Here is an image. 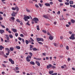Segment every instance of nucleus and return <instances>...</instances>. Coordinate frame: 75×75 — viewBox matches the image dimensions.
<instances>
[{
    "label": "nucleus",
    "instance_id": "nucleus-42",
    "mask_svg": "<svg viewBox=\"0 0 75 75\" xmlns=\"http://www.w3.org/2000/svg\"><path fill=\"white\" fill-rule=\"evenodd\" d=\"M18 34L17 33H15V35L16 37H18Z\"/></svg>",
    "mask_w": 75,
    "mask_h": 75
},
{
    "label": "nucleus",
    "instance_id": "nucleus-63",
    "mask_svg": "<svg viewBox=\"0 0 75 75\" xmlns=\"http://www.w3.org/2000/svg\"><path fill=\"white\" fill-rule=\"evenodd\" d=\"M68 61H71V59H70V58H68Z\"/></svg>",
    "mask_w": 75,
    "mask_h": 75
},
{
    "label": "nucleus",
    "instance_id": "nucleus-62",
    "mask_svg": "<svg viewBox=\"0 0 75 75\" xmlns=\"http://www.w3.org/2000/svg\"><path fill=\"white\" fill-rule=\"evenodd\" d=\"M4 57H5V58H7V56H6V55H4Z\"/></svg>",
    "mask_w": 75,
    "mask_h": 75
},
{
    "label": "nucleus",
    "instance_id": "nucleus-4",
    "mask_svg": "<svg viewBox=\"0 0 75 75\" xmlns=\"http://www.w3.org/2000/svg\"><path fill=\"white\" fill-rule=\"evenodd\" d=\"M37 40L38 41H38H44V39L42 38H38L37 39Z\"/></svg>",
    "mask_w": 75,
    "mask_h": 75
},
{
    "label": "nucleus",
    "instance_id": "nucleus-45",
    "mask_svg": "<svg viewBox=\"0 0 75 75\" xmlns=\"http://www.w3.org/2000/svg\"><path fill=\"white\" fill-rule=\"evenodd\" d=\"M12 10H16L15 7V8H14V7L12 8Z\"/></svg>",
    "mask_w": 75,
    "mask_h": 75
},
{
    "label": "nucleus",
    "instance_id": "nucleus-43",
    "mask_svg": "<svg viewBox=\"0 0 75 75\" xmlns=\"http://www.w3.org/2000/svg\"><path fill=\"white\" fill-rule=\"evenodd\" d=\"M29 54L30 55L31 57H32V56H33V53H32L30 52L29 53Z\"/></svg>",
    "mask_w": 75,
    "mask_h": 75
},
{
    "label": "nucleus",
    "instance_id": "nucleus-21",
    "mask_svg": "<svg viewBox=\"0 0 75 75\" xmlns=\"http://www.w3.org/2000/svg\"><path fill=\"white\" fill-rule=\"evenodd\" d=\"M32 50H33V51H37V49L36 48H35V47L33 48L32 49Z\"/></svg>",
    "mask_w": 75,
    "mask_h": 75
},
{
    "label": "nucleus",
    "instance_id": "nucleus-35",
    "mask_svg": "<svg viewBox=\"0 0 75 75\" xmlns=\"http://www.w3.org/2000/svg\"><path fill=\"white\" fill-rule=\"evenodd\" d=\"M11 20H15V18H14V17H12L11 18Z\"/></svg>",
    "mask_w": 75,
    "mask_h": 75
},
{
    "label": "nucleus",
    "instance_id": "nucleus-31",
    "mask_svg": "<svg viewBox=\"0 0 75 75\" xmlns=\"http://www.w3.org/2000/svg\"><path fill=\"white\" fill-rule=\"evenodd\" d=\"M25 42H26V44H28V43H29V41H28L26 40H25Z\"/></svg>",
    "mask_w": 75,
    "mask_h": 75
},
{
    "label": "nucleus",
    "instance_id": "nucleus-47",
    "mask_svg": "<svg viewBox=\"0 0 75 75\" xmlns=\"http://www.w3.org/2000/svg\"><path fill=\"white\" fill-rule=\"evenodd\" d=\"M50 5H52V4H53V2H50Z\"/></svg>",
    "mask_w": 75,
    "mask_h": 75
},
{
    "label": "nucleus",
    "instance_id": "nucleus-22",
    "mask_svg": "<svg viewBox=\"0 0 75 75\" xmlns=\"http://www.w3.org/2000/svg\"><path fill=\"white\" fill-rule=\"evenodd\" d=\"M9 37L11 38H13V35L11 34H10L9 35Z\"/></svg>",
    "mask_w": 75,
    "mask_h": 75
},
{
    "label": "nucleus",
    "instance_id": "nucleus-6",
    "mask_svg": "<svg viewBox=\"0 0 75 75\" xmlns=\"http://www.w3.org/2000/svg\"><path fill=\"white\" fill-rule=\"evenodd\" d=\"M5 36H6V39L8 41H9V40H10V38H9V36H8V35H5Z\"/></svg>",
    "mask_w": 75,
    "mask_h": 75
},
{
    "label": "nucleus",
    "instance_id": "nucleus-14",
    "mask_svg": "<svg viewBox=\"0 0 75 75\" xmlns=\"http://www.w3.org/2000/svg\"><path fill=\"white\" fill-rule=\"evenodd\" d=\"M12 30L14 33H17V30L15 29H12Z\"/></svg>",
    "mask_w": 75,
    "mask_h": 75
},
{
    "label": "nucleus",
    "instance_id": "nucleus-2",
    "mask_svg": "<svg viewBox=\"0 0 75 75\" xmlns=\"http://www.w3.org/2000/svg\"><path fill=\"white\" fill-rule=\"evenodd\" d=\"M33 20L35 21V23H38V21H39L38 19L37 18H34L33 19Z\"/></svg>",
    "mask_w": 75,
    "mask_h": 75
},
{
    "label": "nucleus",
    "instance_id": "nucleus-51",
    "mask_svg": "<svg viewBox=\"0 0 75 75\" xmlns=\"http://www.w3.org/2000/svg\"><path fill=\"white\" fill-rule=\"evenodd\" d=\"M58 1L60 3H62V0H58Z\"/></svg>",
    "mask_w": 75,
    "mask_h": 75
},
{
    "label": "nucleus",
    "instance_id": "nucleus-33",
    "mask_svg": "<svg viewBox=\"0 0 75 75\" xmlns=\"http://www.w3.org/2000/svg\"><path fill=\"white\" fill-rule=\"evenodd\" d=\"M65 4H66V5H67V6H68V5L69 4V3L68 2H65Z\"/></svg>",
    "mask_w": 75,
    "mask_h": 75
},
{
    "label": "nucleus",
    "instance_id": "nucleus-53",
    "mask_svg": "<svg viewBox=\"0 0 75 75\" xmlns=\"http://www.w3.org/2000/svg\"><path fill=\"white\" fill-rule=\"evenodd\" d=\"M9 30V29L8 28H6V31H8Z\"/></svg>",
    "mask_w": 75,
    "mask_h": 75
},
{
    "label": "nucleus",
    "instance_id": "nucleus-25",
    "mask_svg": "<svg viewBox=\"0 0 75 75\" xmlns=\"http://www.w3.org/2000/svg\"><path fill=\"white\" fill-rule=\"evenodd\" d=\"M16 48H17V49H18V50H20L21 48L19 46H16Z\"/></svg>",
    "mask_w": 75,
    "mask_h": 75
},
{
    "label": "nucleus",
    "instance_id": "nucleus-52",
    "mask_svg": "<svg viewBox=\"0 0 75 75\" xmlns=\"http://www.w3.org/2000/svg\"><path fill=\"white\" fill-rule=\"evenodd\" d=\"M9 54H10V52H8V53H6V55H9Z\"/></svg>",
    "mask_w": 75,
    "mask_h": 75
},
{
    "label": "nucleus",
    "instance_id": "nucleus-38",
    "mask_svg": "<svg viewBox=\"0 0 75 75\" xmlns=\"http://www.w3.org/2000/svg\"><path fill=\"white\" fill-rule=\"evenodd\" d=\"M54 46H55V47H57V45H58V44L56 43H53Z\"/></svg>",
    "mask_w": 75,
    "mask_h": 75
},
{
    "label": "nucleus",
    "instance_id": "nucleus-15",
    "mask_svg": "<svg viewBox=\"0 0 75 75\" xmlns=\"http://www.w3.org/2000/svg\"><path fill=\"white\" fill-rule=\"evenodd\" d=\"M5 50H7L8 51V52H10V49L8 48H5Z\"/></svg>",
    "mask_w": 75,
    "mask_h": 75
},
{
    "label": "nucleus",
    "instance_id": "nucleus-29",
    "mask_svg": "<svg viewBox=\"0 0 75 75\" xmlns=\"http://www.w3.org/2000/svg\"><path fill=\"white\" fill-rule=\"evenodd\" d=\"M26 10L27 11V12H28V13L30 12V10H29V9H28L27 8H26Z\"/></svg>",
    "mask_w": 75,
    "mask_h": 75
},
{
    "label": "nucleus",
    "instance_id": "nucleus-20",
    "mask_svg": "<svg viewBox=\"0 0 75 75\" xmlns=\"http://www.w3.org/2000/svg\"><path fill=\"white\" fill-rule=\"evenodd\" d=\"M10 50H11V51H13L14 50V48L13 47H11L10 48Z\"/></svg>",
    "mask_w": 75,
    "mask_h": 75
},
{
    "label": "nucleus",
    "instance_id": "nucleus-19",
    "mask_svg": "<svg viewBox=\"0 0 75 75\" xmlns=\"http://www.w3.org/2000/svg\"><path fill=\"white\" fill-rule=\"evenodd\" d=\"M36 63L38 66H40V63H39V62L36 61Z\"/></svg>",
    "mask_w": 75,
    "mask_h": 75
},
{
    "label": "nucleus",
    "instance_id": "nucleus-32",
    "mask_svg": "<svg viewBox=\"0 0 75 75\" xmlns=\"http://www.w3.org/2000/svg\"><path fill=\"white\" fill-rule=\"evenodd\" d=\"M0 25H1V27H2V28H6L4 26L2 25L1 24H0Z\"/></svg>",
    "mask_w": 75,
    "mask_h": 75
},
{
    "label": "nucleus",
    "instance_id": "nucleus-48",
    "mask_svg": "<svg viewBox=\"0 0 75 75\" xmlns=\"http://www.w3.org/2000/svg\"><path fill=\"white\" fill-rule=\"evenodd\" d=\"M2 65L3 67H6V66L4 64H2Z\"/></svg>",
    "mask_w": 75,
    "mask_h": 75
},
{
    "label": "nucleus",
    "instance_id": "nucleus-9",
    "mask_svg": "<svg viewBox=\"0 0 75 75\" xmlns=\"http://www.w3.org/2000/svg\"><path fill=\"white\" fill-rule=\"evenodd\" d=\"M45 5L47 7H50V4L49 3H45Z\"/></svg>",
    "mask_w": 75,
    "mask_h": 75
},
{
    "label": "nucleus",
    "instance_id": "nucleus-40",
    "mask_svg": "<svg viewBox=\"0 0 75 75\" xmlns=\"http://www.w3.org/2000/svg\"><path fill=\"white\" fill-rule=\"evenodd\" d=\"M33 48V45H30V48Z\"/></svg>",
    "mask_w": 75,
    "mask_h": 75
},
{
    "label": "nucleus",
    "instance_id": "nucleus-27",
    "mask_svg": "<svg viewBox=\"0 0 75 75\" xmlns=\"http://www.w3.org/2000/svg\"><path fill=\"white\" fill-rule=\"evenodd\" d=\"M42 32H43V33H44L45 34H46L47 33V31L45 30H42Z\"/></svg>",
    "mask_w": 75,
    "mask_h": 75
},
{
    "label": "nucleus",
    "instance_id": "nucleus-56",
    "mask_svg": "<svg viewBox=\"0 0 75 75\" xmlns=\"http://www.w3.org/2000/svg\"><path fill=\"white\" fill-rule=\"evenodd\" d=\"M38 5H39V6L41 7H42V5H41V4H38Z\"/></svg>",
    "mask_w": 75,
    "mask_h": 75
},
{
    "label": "nucleus",
    "instance_id": "nucleus-23",
    "mask_svg": "<svg viewBox=\"0 0 75 75\" xmlns=\"http://www.w3.org/2000/svg\"><path fill=\"white\" fill-rule=\"evenodd\" d=\"M69 3L70 4H74V2L72 1H69Z\"/></svg>",
    "mask_w": 75,
    "mask_h": 75
},
{
    "label": "nucleus",
    "instance_id": "nucleus-8",
    "mask_svg": "<svg viewBox=\"0 0 75 75\" xmlns=\"http://www.w3.org/2000/svg\"><path fill=\"white\" fill-rule=\"evenodd\" d=\"M30 40H29V42L30 43L31 42H34V40H33V38H30Z\"/></svg>",
    "mask_w": 75,
    "mask_h": 75
},
{
    "label": "nucleus",
    "instance_id": "nucleus-28",
    "mask_svg": "<svg viewBox=\"0 0 75 75\" xmlns=\"http://www.w3.org/2000/svg\"><path fill=\"white\" fill-rule=\"evenodd\" d=\"M37 30H38V31H39V30H40V28H39V25H38L37 26Z\"/></svg>",
    "mask_w": 75,
    "mask_h": 75
},
{
    "label": "nucleus",
    "instance_id": "nucleus-1",
    "mask_svg": "<svg viewBox=\"0 0 75 75\" xmlns=\"http://www.w3.org/2000/svg\"><path fill=\"white\" fill-rule=\"evenodd\" d=\"M75 34H72L71 37L69 38L71 40H75Z\"/></svg>",
    "mask_w": 75,
    "mask_h": 75
},
{
    "label": "nucleus",
    "instance_id": "nucleus-61",
    "mask_svg": "<svg viewBox=\"0 0 75 75\" xmlns=\"http://www.w3.org/2000/svg\"><path fill=\"white\" fill-rule=\"evenodd\" d=\"M60 40H62V38H63V37H62V36H61L60 37Z\"/></svg>",
    "mask_w": 75,
    "mask_h": 75
},
{
    "label": "nucleus",
    "instance_id": "nucleus-54",
    "mask_svg": "<svg viewBox=\"0 0 75 75\" xmlns=\"http://www.w3.org/2000/svg\"><path fill=\"white\" fill-rule=\"evenodd\" d=\"M16 70H18L19 69V68H18V67H16Z\"/></svg>",
    "mask_w": 75,
    "mask_h": 75
},
{
    "label": "nucleus",
    "instance_id": "nucleus-10",
    "mask_svg": "<svg viewBox=\"0 0 75 75\" xmlns=\"http://www.w3.org/2000/svg\"><path fill=\"white\" fill-rule=\"evenodd\" d=\"M51 67H52V65L51 64H49V65L47 66V69H49Z\"/></svg>",
    "mask_w": 75,
    "mask_h": 75
},
{
    "label": "nucleus",
    "instance_id": "nucleus-26",
    "mask_svg": "<svg viewBox=\"0 0 75 75\" xmlns=\"http://www.w3.org/2000/svg\"><path fill=\"white\" fill-rule=\"evenodd\" d=\"M16 21L17 22H18V23H20V22H21V21H20V20L18 19H17Z\"/></svg>",
    "mask_w": 75,
    "mask_h": 75
},
{
    "label": "nucleus",
    "instance_id": "nucleus-30",
    "mask_svg": "<svg viewBox=\"0 0 75 75\" xmlns=\"http://www.w3.org/2000/svg\"><path fill=\"white\" fill-rule=\"evenodd\" d=\"M70 6L71 7H73L74 8H75V5H70Z\"/></svg>",
    "mask_w": 75,
    "mask_h": 75
},
{
    "label": "nucleus",
    "instance_id": "nucleus-11",
    "mask_svg": "<svg viewBox=\"0 0 75 75\" xmlns=\"http://www.w3.org/2000/svg\"><path fill=\"white\" fill-rule=\"evenodd\" d=\"M23 19L25 20V21H28V19L27 18L26 16H25L24 17V18H23Z\"/></svg>",
    "mask_w": 75,
    "mask_h": 75
},
{
    "label": "nucleus",
    "instance_id": "nucleus-49",
    "mask_svg": "<svg viewBox=\"0 0 75 75\" xmlns=\"http://www.w3.org/2000/svg\"><path fill=\"white\" fill-rule=\"evenodd\" d=\"M4 54V52H0V54Z\"/></svg>",
    "mask_w": 75,
    "mask_h": 75
},
{
    "label": "nucleus",
    "instance_id": "nucleus-57",
    "mask_svg": "<svg viewBox=\"0 0 75 75\" xmlns=\"http://www.w3.org/2000/svg\"><path fill=\"white\" fill-rule=\"evenodd\" d=\"M20 35L21 37H24V35H23V34H21Z\"/></svg>",
    "mask_w": 75,
    "mask_h": 75
},
{
    "label": "nucleus",
    "instance_id": "nucleus-24",
    "mask_svg": "<svg viewBox=\"0 0 75 75\" xmlns=\"http://www.w3.org/2000/svg\"><path fill=\"white\" fill-rule=\"evenodd\" d=\"M26 58H28V59L31 58V56H28Z\"/></svg>",
    "mask_w": 75,
    "mask_h": 75
},
{
    "label": "nucleus",
    "instance_id": "nucleus-36",
    "mask_svg": "<svg viewBox=\"0 0 75 75\" xmlns=\"http://www.w3.org/2000/svg\"><path fill=\"white\" fill-rule=\"evenodd\" d=\"M53 72V71H50L49 72V73L50 74H52Z\"/></svg>",
    "mask_w": 75,
    "mask_h": 75
},
{
    "label": "nucleus",
    "instance_id": "nucleus-41",
    "mask_svg": "<svg viewBox=\"0 0 75 75\" xmlns=\"http://www.w3.org/2000/svg\"><path fill=\"white\" fill-rule=\"evenodd\" d=\"M66 48L67 50H69V47H68V46H67L66 47Z\"/></svg>",
    "mask_w": 75,
    "mask_h": 75
},
{
    "label": "nucleus",
    "instance_id": "nucleus-55",
    "mask_svg": "<svg viewBox=\"0 0 75 75\" xmlns=\"http://www.w3.org/2000/svg\"><path fill=\"white\" fill-rule=\"evenodd\" d=\"M35 6L36 7H37V8H38V7H39V6L37 5H35Z\"/></svg>",
    "mask_w": 75,
    "mask_h": 75
},
{
    "label": "nucleus",
    "instance_id": "nucleus-60",
    "mask_svg": "<svg viewBox=\"0 0 75 75\" xmlns=\"http://www.w3.org/2000/svg\"><path fill=\"white\" fill-rule=\"evenodd\" d=\"M59 57H60V58H63V56L61 55H59Z\"/></svg>",
    "mask_w": 75,
    "mask_h": 75
},
{
    "label": "nucleus",
    "instance_id": "nucleus-64",
    "mask_svg": "<svg viewBox=\"0 0 75 75\" xmlns=\"http://www.w3.org/2000/svg\"><path fill=\"white\" fill-rule=\"evenodd\" d=\"M26 24H27V25H30V24L28 23V22L27 23H26Z\"/></svg>",
    "mask_w": 75,
    "mask_h": 75
},
{
    "label": "nucleus",
    "instance_id": "nucleus-16",
    "mask_svg": "<svg viewBox=\"0 0 75 75\" xmlns=\"http://www.w3.org/2000/svg\"><path fill=\"white\" fill-rule=\"evenodd\" d=\"M3 48H4V47H3L1 45H0V50H2Z\"/></svg>",
    "mask_w": 75,
    "mask_h": 75
},
{
    "label": "nucleus",
    "instance_id": "nucleus-13",
    "mask_svg": "<svg viewBox=\"0 0 75 75\" xmlns=\"http://www.w3.org/2000/svg\"><path fill=\"white\" fill-rule=\"evenodd\" d=\"M4 32V30H0V33L1 34H2Z\"/></svg>",
    "mask_w": 75,
    "mask_h": 75
},
{
    "label": "nucleus",
    "instance_id": "nucleus-59",
    "mask_svg": "<svg viewBox=\"0 0 75 75\" xmlns=\"http://www.w3.org/2000/svg\"><path fill=\"white\" fill-rule=\"evenodd\" d=\"M60 11H58L57 13V14H60Z\"/></svg>",
    "mask_w": 75,
    "mask_h": 75
},
{
    "label": "nucleus",
    "instance_id": "nucleus-39",
    "mask_svg": "<svg viewBox=\"0 0 75 75\" xmlns=\"http://www.w3.org/2000/svg\"><path fill=\"white\" fill-rule=\"evenodd\" d=\"M38 42V43H39V44L40 45H42V44H43V43L41 42Z\"/></svg>",
    "mask_w": 75,
    "mask_h": 75
},
{
    "label": "nucleus",
    "instance_id": "nucleus-58",
    "mask_svg": "<svg viewBox=\"0 0 75 75\" xmlns=\"http://www.w3.org/2000/svg\"><path fill=\"white\" fill-rule=\"evenodd\" d=\"M26 17V18H27V19H30V17L28 16Z\"/></svg>",
    "mask_w": 75,
    "mask_h": 75
},
{
    "label": "nucleus",
    "instance_id": "nucleus-7",
    "mask_svg": "<svg viewBox=\"0 0 75 75\" xmlns=\"http://www.w3.org/2000/svg\"><path fill=\"white\" fill-rule=\"evenodd\" d=\"M18 12H16V13H12L11 14V16L12 17H15L16 16V14H17Z\"/></svg>",
    "mask_w": 75,
    "mask_h": 75
},
{
    "label": "nucleus",
    "instance_id": "nucleus-3",
    "mask_svg": "<svg viewBox=\"0 0 75 75\" xmlns=\"http://www.w3.org/2000/svg\"><path fill=\"white\" fill-rule=\"evenodd\" d=\"M43 17L45 18H47V19H49V17H50V15L47 14V15H45L43 16Z\"/></svg>",
    "mask_w": 75,
    "mask_h": 75
},
{
    "label": "nucleus",
    "instance_id": "nucleus-46",
    "mask_svg": "<svg viewBox=\"0 0 75 75\" xmlns=\"http://www.w3.org/2000/svg\"><path fill=\"white\" fill-rule=\"evenodd\" d=\"M18 39L19 40H20V41H21V38H20V37H18Z\"/></svg>",
    "mask_w": 75,
    "mask_h": 75
},
{
    "label": "nucleus",
    "instance_id": "nucleus-5",
    "mask_svg": "<svg viewBox=\"0 0 75 75\" xmlns=\"http://www.w3.org/2000/svg\"><path fill=\"white\" fill-rule=\"evenodd\" d=\"M9 61L11 63V64H14V61L12 60V59L11 58H9Z\"/></svg>",
    "mask_w": 75,
    "mask_h": 75
},
{
    "label": "nucleus",
    "instance_id": "nucleus-17",
    "mask_svg": "<svg viewBox=\"0 0 75 75\" xmlns=\"http://www.w3.org/2000/svg\"><path fill=\"white\" fill-rule=\"evenodd\" d=\"M30 63L31 65H35V63H34V62L33 61L31 62H30Z\"/></svg>",
    "mask_w": 75,
    "mask_h": 75
},
{
    "label": "nucleus",
    "instance_id": "nucleus-44",
    "mask_svg": "<svg viewBox=\"0 0 75 75\" xmlns=\"http://www.w3.org/2000/svg\"><path fill=\"white\" fill-rule=\"evenodd\" d=\"M52 68H53L54 69H56V67H55V66H52Z\"/></svg>",
    "mask_w": 75,
    "mask_h": 75
},
{
    "label": "nucleus",
    "instance_id": "nucleus-12",
    "mask_svg": "<svg viewBox=\"0 0 75 75\" xmlns=\"http://www.w3.org/2000/svg\"><path fill=\"white\" fill-rule=\"evenodd\" d=\"M16 10V11H19V8L17 6H16L15 7V10Z\"/></svg>",
    "mask_w": 75,
    "mask_h": 75
},
{
    "label": "nucleus",
    "instance_id": "nucleus-18",
    "mask_svg": "<svg viewBox=\"0 0 75 75\" xmlns=\"http://www.w3.org/2000/svg\"><path fill=\"white\" fill-rule=\"evenodd\" d=\"M49 38L50 40H53V36H50L49 37Z\"/></svg>",
    "mask_w": 75,
    "mask_h": 75
},
{
    "label": "nucleus",
    "instance_id": "nucleus-50",
    "mask_svg": "<svg viewBox=\"0 0 75 75\" xmlns=\"http://www.w3.org/2000/svg\"><path fill=\"white\" fill-rule=\"evenodd\" d=\"M38 60V61H40V60H41V58H37V60Z\"/></svg>",
    "mask_w": 75,
    "mask_h": 75
},
{
    "label": "nucleus",
    "instance_id": "nucleus-34",
    "mask_svg": "<svg viewBox=\"0 0 75 75\" xmlns=\"http://www.w3.org/2000/svg\"><path fill=\"white\" fill-rule=\"evenodd\" d=\"M3 18L1 17V15H0V20H2Z\"/></svg>",
    "mask_w": 75,
    "mask_h": 75
},
{
    "label": "nucleus",
    "instance_id": "nucleus-37",
    "mask_svg": "<svg viewBox=\"0 0 75 75\" xmlns=\"http://www.w3.org/2000/svg\"><path fill=\"white\" fill-rule=\"evenodd\" d=\"M26 61H27V62H30V59H29L26 58Z\"/></svg>",
    "mask_w": 75,
    "mask_h": 75
}]
</instances>
